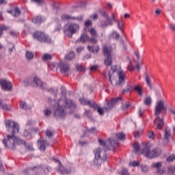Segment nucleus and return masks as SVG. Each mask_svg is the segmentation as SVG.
Listing matches in <instances>:
<instances>
[{
  "label": "nucleus",
  "mask_w": 175,
  "mask_h": 175,
  "mask_svg": "<svg viewBox=\"0 0 175 175\" xmlns=\"http://www.w3.org/2000/svg\"><path fill=\"white\" fill-rule=\"evenodd\" d=\"M5 125L8 132H10V129L12 130L11 135H7V138H4L2 140V143L4 144L5 150H16V146H20L21 144H24L25 147H26L27 150H29V151L33 150L32 145H27L25 141L14 136L16 133L20 132V126H18L17 122L8 120L5 121Z\"/></svg>",
  "instance_id": "nucleus-1"
},
{
  "label": "nucleus",
  "mask_w": 175,
  "mask_h": 175,
  "mask_svg": "<svg viewBox=\"0 0 175 175\" xmlns=\"http://www.w3.org/2000/svg\"><path fill=\"white\" fill-rule=\"evenodd\" d=\"M150 150V146L148 144H146L142 150V154L146 157V158H149L150 159L157 158V157H159V155L162 154V150L159 148H155L152 150Z\"/></svg>",
  "instance_id": "nucleus-2"
},
{
  "label": "nucleus",
  "mask_w": 175,
  "mask_h": 175,
  "mask_svg": "<svg viewBox=\"0 0 175 175\" xmlns=\"http://www.w3.org/2000/svg\"><path fill=\"white\" fill-rule=\"evenodd\" d=\"M94 163L96 166H100L103 163V161L107 159V154H106V151L97 148L94 150Z\"/></svg>",
  "instance_id": "nucleus-3"
},
{
  "label": "nucleus",
  "mask_w": 175,
  "mask_h": 175,
  "mask_svg": "<svg viewBox=\"0 0 175 175\" xmlns=\"http://www.w3.org/2000/svg\"><path fill=\"white\" fill-rule=\"evenodd\" d=\"M79 31H80V25L75 22H71L64 27L63 32L68 38H72Z\"/></svg>",
  "instance_id": "nucleus-4"
},
{
  "label": "nucleus",
  "mask_w": 175,
  "mask_h": 175,
  "mask_svg": "<svg viewBox=\"0 0 175 175\" xmlns=\"http://www.w3.org/2000/svg\"><path fill=\"white\" fill-rule=\"evenodd\" d=\"M62 102H64L62 99H59L57 101V106L54 109V117H55V118H58V117H60V118H65L66 116V113L65 112L66 107L62 105Z\"/></svg>",
  "instance_id": "nucleus-5"
},
{
  "label": "nucleus",
  "mask_w": 175,
  "mask_h": 175,
  "mask_svg": "<svg viewBox=\"0 0 175 175\" xmlns=\"http://www.w3.org/2000/svg\"><path fill=\"white\" fill-rule=\"evenodd\" d=\"M103 54L105 57L104 64L106 66H111L113 64V55H111V48L104 46L103 48Z\"/></svg>",
  "instance_id": "nucleus-6"
},
{
  "label": "nucleus",
  "mask_w": 175,
  "mask_h": 175,
  "mask_svg": "<svg viewBox=\"0 0 175 175\" xmlns=\"http://www.w3.org/2000/svg\"><path fill=\"white\" fill-rule=\"evenodd\" d=\"M33 38L36 39L40 43H47L48 44L51 43V38L46 33L43 31H36L33 34Z\"/></svg>",
  "instance_id": "nucleus-7"
},
{
  "label": "nucleus",
  "mask_w": 175,
  "mask_h": 175,
  "mask_svg": "<svg viewBox=\"0 0 175 175\" xmlns=\"http://www.w3.org/2000/svg\"><path fill=\"white\" fill-rule=\"evenodd\" d=\"M58 65L62 75H64V76H68L70 75V65L64 62H60Z\"/></svg>",
  "instance_id": "nucleus-8"
},
{
  "label": "nucleus",
  "mask_w": 175,
  "mask_h": 175,
  "mask_svg": "<svg viewBox=\"0 0 175 175\" xmlns=\"http://www.w3.org/2000/svg\"><path fill=\"white\" fill-rule=\"evenodd\" d=\"M167 108L165 106V101L163 100H160L156 103L154 108V116H159L162 111H166Z\"/></svg>",
  "instance_id": "nucleus-9"
},
{
  "label": "nucleus",
  "mask_w": 175,
  "mask_h": 175,
  "mask_svg": "<svg viewBox=\"0 0 175 175\" xmlns=\"http://www.w3.org/2000/svg\"><path fill=\"white\" fill-rule=\"evenodd\" d=\"M61 19L63 20V21H66V20H73L81 23V21L84 20V16L81 15L79 16H72L69 14H64L61 16Z\"/></svg>",
  "instance_id": "nucleus-10"
},
{
  "label": "nucleus",
  "mask_w": 175,
  "mask_h": 175,
  "mask_svg": "<svg viewBox=\"0 0 175 175\" xmlns=\"http://www.w3.org/2000/svg\"><path fill=\"white\" fill-rule=\"evenodd\" d=\"M98 12L100 14L103 16V17H104L106 19H108V22L109 23V25L111 26L113 25V21H114V23H117V19H116V16H114V14H112V19H111L110 16H109V14H107V12L104 10L100 9Z\"/></svg>",
  "instance_id": "nucleus-11"
},
{
  "label": "nucleus",
  "mask_w": 175,
  "mask_h": 175,
  "mask_svg": "<svg viewBox=\"0 0 175 175\" xmlns=\"http://www.w3.org/2000/svg\"><path fill=\"white\" fill-rule=\"evenodd\" d=\"M0 85L3 91H10V90L13 88V85H12V82L5 79H0Z\"/></svg>",
  "instance_id": "nucleus-12"
},
{
  "label": "nucleus",
  "mask_w": 175,
  "mask_h": 175,
  "mask_svg": "<svg viewBox=\"0 0 175 175\" xmlns=\"http://www.w3.org/2000/svg\"><path fill=\"white\" fill-rule=\"evenodd\" d=\"M152 169H157V173L159 175H162L165 173V170L161 169L162 167V162L153 163L151 165Z\"/></svg>",
  "instance_id": "nucleus-13"
},
{
  "label": "nucleus",
  "mask_w": 175,
  "mask_h": 175,
  "mask_svg": "<svg viewBox=\"0 0 175 175\" xmlns=\"http://www.w3.org/2000/svg\"><path fill=\"white\" fill-rule=\"evenodd\" d=\"M107 144H108V147H107V150H114V148L118 147V141L113 138H109L107 141Z\"/></svg>",
  "instance_id": "nucleus-14"
},
{
  "label": "nucleus",
  "mask_w": 175,
  "mask_h": 175,
  "mask_svg": "<svg viewBox=\"0 0 175 175\" xmlns=\"http://www.w3.org/2000/svg\"><path fill=\"white\" fill-rule=\"evenodd\" d=\"M118 100H121V97H117L116 98H112L111 101L107 103V107H105V111H109V110H111L113 107L116 105V103L118 102Z\"/></svg>",
  "instance_id": "nucleus-15"
},
{
  "label": "nucleus",
  "mask_w": 175,
  "mask_h": 175,
  "mask_svg": "<svg viewBox=\"0 0 175 175\" xmlns=\"http://www.w3.org/2000/svg\"><path fill=\"white\" fill-rule=\"evenodd\" d=\"M157 118L154 120V124L156 125L157 129H162L163 125H165V122L163 118H160L159 116H156Z\"/></svg>",
  "instance_id": "nucleus-16"
},
{
  "label": "nucleus",
  "mask_w": 175,
  "mask_h": 175,
  "mask_svg": "<svg viewBox=\"0 0 175 175\" xmlns=\"http://www.w3.org/2000/svg\"><path fill=\"white\" fill-rule=\"evenodd\" d=\"M79 100L81 105H88V106H90L92 109L96 108V103H95V102H94L93 100H89L85 98H81L79 99Z\"/></svg>",
  "instance_id": "nucleus-17"
},
{
  "label": "nucleus",
  "mask_w": 175,
  "mask_h": 175,
  "mask_svg": "<svg viewBox=\"0 0 175 175\" xmlns=\"http://www.w3.org/2000/svg\"><path fill=\"white\" fill-rule=\"evenodd\" d=\"M33 83L42 90H47V84L42 82L39 78L35 77L33 79Z\"/></svg>",
  "instance_id": "nucleus-18"
},
{
  "label": "nucleus",
  "mask_w": 175,
  "mask_h": 175,
  "mask_svg": "<svg viewBox=\"0 0 175 175\" xmlns=\"http://www.w3.org/2000/svg\"><path fill=\"white\" fill-rule=\"evenodd\" d=\"M57 171L58 172V173H60V174H70L72 172L70 169H68L64 167L62 164H60V166L58 167Z\"/></svg>",
  "instance_id": "nucleus-19"
},
{
  "label": "nucleus",
  "mask_w": 175,
  "mask_h": 175,
  "mask_svg": "<svg viewBox=\"0 0 175 175\" xmlns=\"http://www.w3.org/2000/svg\"><path fill=\"white\" fill-rule=\"evenodd\" d=\"M38 144L39 145V149L40 151H46V146H49L47 141L43 139H38Z\"/></svg>",
  "instance_id": "nucleus-20"
},
{
  "label": "nucleus",
  "mask_w": 175,
  "mask_h": 175,
  "mask_svg": "<svg viewBox=\"0 0 175 175\" xmlns=\"http://www.w3.org/2000/svg\"><path fill=\"white\" fill-rule=\"evenodd\" d=\"M90 39V36L87 33H83V35L81 36L80 38L76 41L75 43H85V42H88Z\"/></svg>",
  "instance_id": "nucleus-21"
},
{
  "label": "nucleus",
  "mask_w": 175,
  "mask_h": 175,
  "mask_svg": "<svg viewBox=\"0 0 175 175\" xmlns=\"http://www.w3.org/2000/svg\"><path fill=\"white\" fill-rule=\"evenodd\" d=\"M44 21V18L42 17V16H35L32 19V22L34 23V24H38V25H40V24H42V23H43Z\"/></svg>",
  "instance_id": "nucleus-22"
},
{
  "label": "nucleus",
  "mask_w": 175,
  "mask_h": 175,
  "mask_svg": "<svg viewBox=\"0 0 175 175\" xmlns=\"http://www.w3.org/2000/svg\"><path fill=\"white\" fill-rule=\"evenodd\" d=\"M65 105L66 107H68V109H75V107H76V103L73 102V100L70 99H66L65 100Z\"/></svg>",
  "instance_id": "nucleus-23"
},
{
  "label": "nucleus",
  "mask_w": 175,
  "mask_h": 175,
  "mask_svg": "<svg viewBox=\"0 0 175 175\" xmlns=\"http://www.w3.org/2000/svg\"><path fill=\"white\" fill-rule=\"evenodd\" d=\"M171 136L172 134L170 133V129L169 127H166L164 134V140H166L167 143H169V139H170Z\"/></svg>",
  "instance_id": "nucleus-24"
},
{
  "label": "nucleus",
  "mask_w": 175,
  "mask_h": 175,
  "mask_svg": "<svg viewBox=\"0 0 175 175\" xmlns=\"http://www.w3.org/2000/svg\"><path fill=\"white\" fill-rule=\"evenodd\" d=\"M118 76H119V85H122V84L125 83V75H124V72H119Z\"/></svg>",
  "instance_id": "nucleus-25"
},
{
  "label": "nucleus",
  "mask_w": 175,
  "mask_h": 175,
  "mask_svg": "<svg viewBox=\"0 0 175 175\" xmlns=\"http://www.w3.org/2000/svg\"><path fill=\"white\" fill-rule=\"evenodd\" d=\"M88 50L90 53H98L99 52V46H96V47L94 46H88Z\"/></svg>",
  "instance_id": "nucleus-26"
},
{
  "label": "nucleus",
  "mask_w": 175,
  "mask_h": 175,
  "mask_svg": "<svg viewBox=\"0 0 175 175\" xmlns=\"http://www.w3.org/2000/svg\"><path fill=\"white\" fill-rule=\"evenodd\" d=\"M127 59H128V62H129V65L127 66V69L130 72H133V70H135V66H133L132 65V59H131V58L129 57H127Z\"/></svg>",
  "instance_id": "nucleus-27"
},
{
  "label": "nucleus",
  "mask_w": 175,
  "mask_h": 175,
  "mask_svg": "<svg viewBox=\"0 0 175 175\" xmlns=\"http://www.w3.org/2000/svg\"><path fill=\"white\" fill-rule=\"evenodd\" d=\"M108 25H110L109 19H107V21H103V20L100 21V28H107Z\"/></svg>",
  "instance_id": "nucleus-28"
},
{
  "label": "nucleus",
  "mask_w": 175,
  "mask_h": 175,
  "mask_svg": "<svg viewBox=\"0 0 175 175\" xmlns=\"http://www.w3.org/2000/svg\"><path fill=\"white\" fill-rule=\"evenodd\" d=\"M134 90L137 92L139 96H143V89H142V87H140V85L135 86Z\"/></svg>",
  "instance_id": "nucleus-29"
},
{
  "label": "nucleus",
  "mask_w": 175,
  "mask_h": 175,
  "mask_svg": "<svg viewBox=\"0 0 175 175\" xmlns=\"http://www.w3.org/2000/svg\"><path fill=\"white\" fill-rule=\"evenodd\" d=\"M8 12L12 14L14 17H18V16L21 14V11H20V9H18V8H16L14 9V12H12V11H10Z\"/></svg>",
  "instance_id": "nucleus-30"
},
{
  "label": "nucleus",
  "mask_w": 175,
  "mask_h": 175,
  "mask_svg": "<svg viewBox=\"0 0 175 175\" xmlns=\"http://www.w3.org/2000/svg\"><path fill=\"white\" fill-rule=\"evenodd\" d=\"M98 144H100V146H102L104 148V150H107V147H108V144H107V141L105 142L103 140H102L101 139H98Z\"/></svg>",
  "instance_id": "nucleus-31"
},
{
  "label": "nucleus",
  "mask_w": 175,
  "mask_h": 175,
  "mask_svg": "<svg viewBox=\"0 0 175 175\" xmlns=\"http://www.w3.org/2000/svg\"><path fill=\"white\" fill-rule=\"evenodd\" d=\"M93 109L94 110H97L100 116H103V114H105V110L103 109V108H100V106L98 105V104H96V108H93Z\"/></svg>",
  "instance_id": "nucleus-32"
},
{
  "label": "nucleus",
  "mask_w": 175,
  "mask_h": 175,
  "mask_svg": "<svg viewBox=\"0 0 175 175\" xmlns=\"http://www.w3.org/2000/svg\"><path fill=\"white\" fill-rule=\"evenodd\" d=\"M75 57V52L70 51L68 54L66 55L65 58L66 59H68V61H71V59H73Z\"/></svg>",
  "instance_id": "nucleus-33"
},
{
  "label": "nucleus",
  "mask_w": 175,
  "mask_h": 175,
  "mask_svg": "<svg viewBox=\"0 0 175 175\" xmlns=\"http://www.w3.org/2000/svg\"><path fill=\"white\" fill-rule=\"evenodd\" d=\"M89 32L90 35L94 38H98V31H96V29H95V28H91L90 29H89Z\"/></svg>",
  "instance_id": "nucleus-34"
},
{
  "label": "nucleus",
  "mask_w": 175,
  "mask_h": 175,
  "mask_svg": "<svg viewBox=\"0 0 175 175\" xmlns=\"http://www.w3.org/2000/svg\"><path fill=\"white\" fill-rule=\"evenodd\" d=\"M9 29V27L3 25H0V38L2 37V35H3V31H8Z\"/></svg>",
  "instance_id": "nucleus-35"
},
{
  "label": "nucleus",
  "mask_w": 175,
  "mask_h": 175,
  "mask_svg": "<svg viewBox=\"0 0 175 175\" xmlns=\"http://www.w3.org/2000/svg\"><path fill=\"white\" fill-rule=\"evenodd\" d=\"M145 76H146V82L147 85L149 86L150 90H152V85L151 84V80L150 79L147 73H146Z\"/></svg>",
  "instance_id": "nucleus-36"
},
{
  "label": "nucleus",
  "mask_w": 175,
  "mask_h": 175,
  "mask_svg": "<svg viewBox=\"0 0 175 175\" xmlns=\"http://www.w3.org/2000/svg\"><path fill=\"white\" fill-rule=\"evenodd\" d=\"M144 103L146 106H151V103H152V99H151L150 96H148L146 98V99L144 100Z\"/></svg>",
  "instance_id": "nucleus-37"
},
{
  "label": "nucleus",
  "mask_w": 175,
  "mask_h": 175,
  "mask_svg": "<svg viewBox=\"0 0 175 175\" xmlns=\"http://www.w3.org/2000/svg\"><path fill=\"white\" fill-rule=\"evenodd\" d=\"M140 167L143 173H148L150 170V167H148V165H141Z\"/></svg>",
  "instance_id": "nucleus-38"
},
{
  "label": "nucleus",
  "mask_w": 175,
  "mask_h": 175,
  "mask_svg": "<svg viewBox=\"0 0 175 175\" xmlns=\"http://www.w3.org/2000/svg\"><path fill=\"white\" fill-rule=\"evenodd\" d=\"M0 109H2L3 110H9V107H8L6 103H3L1 99H0Z\"/></svg>",
  "instance_id": "nucleus-39"
},
{
  "label": "nucleus",
  "mask_w": 175,
  "mask_h": 175,
  "mask_svg": "<svg viewBox=\"0 0 175 175\" xmlns=\"http://www.w3.org/2000/svg\"><path fill=\"white\" fill-rule=\"evenodd\" d=\"M116 136L119 140H125V133H118Z\"/></svg>",
  "instance_id": "nucleus-40"
},
{
  "label": "nucleus",
  "mask_w": 175,
  "mask_h": 175,
  "mask_svg": "<svg viewBox=\"0 0 175 175\" xmlns=\"http://www.w3.org/2000/svg\"><path fill=\"white\" fill-rule=\"evenodd\" d=\"M53 56L50 53H44L42 56L43 61H49V59H51Z\"/></svg>",
  "instance_id": "nucleus-41"
},
{
  "label": "nucleus",
  "mask_w": 175,
  "mask_h": 175,
  "mask_svg": "<svg viewBox=\"0 0 175 175\" xmlns=\"http://www.w3.org/2000/svg\"><path fill=\"white\" fill-rule=\"evenodd\" d=\"M85 6H87V3L85 2H81L80 4L79 5H73L72 6V9H76V8H85Z\"/></svg>",
  "instance_id": "nucleus-42"
},
{
  "label": "nucleus",
  "mask_w": 175,
  "mask_h": 175,
  "mask_svg": "<svg viewBox=\"0 0 175 175\" xmlns=\"http://www.w3.org/2000/svg\"><path fill=\"white\" fill-rule=\"evenodd\" d=\"M25 56H26L27 59H28V60L33 59V52L27 51Z\"/></svg>",
  "instance_id": "nucleus-43"
},
{
  "label": "nucleus",
  "mask_w": 175,
  "mask_h": 175,
  "mask_svg": "<svg viewBox=\"0 0 175 175\" xmlns=\"http://www.w3.org/2000/svg\"><path fill=\"white\" fill-rule=\"evenodd\" d=\"M88 42L89 43H92V44H96V43H98V40H96V37H89Z\"/></svg>",
  "instance_id": "nucleus-44"
},
{
  "label": "nucleus",
  "mask_w": 175,
  "mask_h": 175,
  "mask_svg": "<svg viewBox=\"0 0 175 175\" xmlns=\"http://www.w3.org/2000/svg\"><path fill=\"white\" fill-rule=\"evenodd\" d=\"M133 90V86L131 85H128L126 88V89L123 90L122 91V94H125V92H129V91H131Z\"/></svg>",
  "instance_id": "nucleus-45"
},
{
  "label": "nucleus",
  "mask_w": 175,
  "mask_h": 175,
  "mask_svg": "<svg viewBox=\"0 0 175 175\" xmlns=\"http://www.w3.org/2000/svg\"><path fill=\"white\" fill-rule=\"evenodd\" d=\"M48 92H49L50 94H53L54 96H57V92H58V89L55 90L53 88H51L48 90Z\"/></svg>",
  "instance_id": "nucleus-46"
},
{
  "label": "nucleus",
  "mask_w": 175,
  "mask_h": 175,
  "mask_svg": "<svg viewBox=\"0 0 175 175\" xmlns=\"http://www.w3.org/2000/svg\"><path fill=\"white\" fill-rule=\"evenodd\" d=\"M86 133H96V132H98V131L96 130V128L95 127H92L91 129H87L85 130Z\"/></svg>",
  "instance_id": "nucleus-47"
},
{
  "label": "nucleus",
  "mask_w": 175,
  "mask_h": 175,
  "mask_svg": "<svg viewBox=\"0 0 175 175\" xmlns=\"http://www.w3.org/2000/svg\"><path fill=\"white\" fill-rule=\"evenodd\" d=\"M20 106L23 110H28V109H29V107H28L25 102H21Z\"/></svg>",
  "instance_id": "nucleus-48"
},
{
  "label": "nucleus",
  "mask_w": 175,
  "mask_h": 175,
  "mask_svg": "<svg viewBox=\"0 0 175 175\" xmlns=\"http://www.w3.org/2000/svg\"><path fill=\"white\" fill-rule=\"evenodd\" d=\"M45 136H46V137H53V136H54L53 133L52 131L50 130H46L45 131Z\"/></svg>",
  "instance_id": "nucleus-49"
},
{
  "label": "nucleus",
  "mask_w": 175,
  "mask_h": 175,
  "mask_svg": "<svg viewBox=\"0 0 175 175\" xmlns=\"http://www.w3.org/2000/svg\"><path fill=\"white\" fill-rule=\"evenodd\" d=\"M84 25L86 28H88L90 27H92V21L88 20L85 21Z\"/></svg>",
  "instance_id": "nucleus-50"
},
{
  "label": "nucleus",
  "mask_w": 175,
  "mask_h": 175,
  "mask_svg": "<svg viewBox=\"0 0 175 175\" xmlns=\"http://www.w3.org/2000/svg\"><path fill=\"white\" fill-rule=\"evenodd\" d=\"M133 148H134L135 152H139V150H140V146L139 145V143L135 142L133 144Z\"/></svg>",
  "instance_id": "nucleus-51"
},
{
  "label": "nucleus",
  "mask_w": 175,
  "mask_h": 175,
  "mask_svg": "<svg viewBox=\"0 0 175 175\" xmlns=\"http://www.w3.org/2000/svg\"><path fill=\"white\" fill-rule=\"evenodd\" d=\"M50 172H51V167L46 165L44 167V172L45 173V174H49Z\"/></svg>",
  "instance_id": "nucleus-52"
},
{
  "label": "nucleus",
  "mask_w": 175,
  "mask_h": 175,
  "mask_svg": "<svg viewBox=\"0 0 175 175\" xmlns=\"http://www.w3.org/2000/svg\"><path fill=\"white\" fill-rule=\"evenodd\" d=\"M130 166H133V167H135V166H139L140 165V163H139V161H131L129 163Z\"/></svg>",
  "instance_id": "nucleus-53"
},
{
  "label": "nucleus",
  "mask_w": 175,
  "mask_h": 175,
  "mask_svg": "<svg viewBox=\"0 0 175 175\" xmlns=\"http://www.w3.org/2000/svg\"><path fill=\"white\" fill-rule=\"evenodd\" d=\"M174 159H175V154H172L167 158L166 161L167 162H173V161H174Z\"/></svg>",
  "instance_id": "nucleus-54"
},
{
  "label": "nucleus",
  "mask_w": 175,
  "mask_h": 175,
  "mask_svg": "<svg viewBox=\"0 0 175 175\" xmlns=\"http://www.w3.org/2000/svg\"><path fill=\"white\" fill-rule=\"evenodd\" d=\"M85 116L88 117V118H91V116L92 113L90 110H86L84 113Z\"/></svg>",
  "instance_id": "nucleus-55"
},
{
  "label": "nucleus",
  "mask_w": 175,
  "mask_h": 175,
  "mask_svg": "<svg viewBox=\"0 0 175 175\" xmlns=\"http://www.w3.org/2000/svg\"><path fill=\"white\" fill-rule=\"evenodd\" d=\"M112 35L113 36V39H120V33H118L117 31H113Z\"/></svg>",
  "instance_id": "nucleus-56"
},
{
  "label": "nucleus",
  "mask_w": 175,
  "mask_h": 175,
  "mask_svg": "<svg viewBox=\"0 0 175 175\" xmlns=\"http://www.w3.org/2000/svg\"><path fill=\"white\" fill-rule=\"evenodd\" d=\"M148 137L151 140H154V135L153 131H150L148 133Z\"/></svg>",
  "instance_id": "nucleus-57"
},
{
  "label": "nucleus",
  "mask_w": 175,
  "mask_h": 175,
  "mask_svg": "<svg viewBox=\"0 0 175 175\" xmlns=\"http://www.w3.org/2000/svg\"><path fill=\"white\" fill-rule=\"evenodd\" d=\"M76 68L79 72H84V68H83L81 65L77 64Z\"/></svg>",
  "instance_id": "nucleus-58"
},
{
  "label": "nucleus",
  "mask_w": 175,
  "mask_h": 175,
  "mask_svg": "<svg viewBox=\"0 0 175 175\" xmlns=\"http://www.w3.org/2000/svg\"><path fill=\"white\" fill-rule=\"evenodd\" d=\"M13 50H16V47L14 44H12V47L9 48L8 49V53L12 55V53H13Z\"/></svg>",
  "instance_id": "nucleus-59"
},
{
  "label": "nucleus",
  "mask_w": 175,
  "mask_h": 175,
  "mask_svg": "<svg viewBox=\"0 0 175 175\" xmlns=\"http://www.w3.org/2000/svg\"><path fill=\"white\" fill-rule=\"evenodd\" d=\"M122 175H129V173L128 172V169L126 168H123L122 170V172H121Z\"/></svg>",
  "instance_id": "nucleus-60"
},
{
  "label": "nucleus",
  "mask_w": 175,
  "mask_h": 175,
  "mask_svg": "<svg viewBox=\"0 0 175 175\" xmlns=\"http://www.w3.org/2000/svg\"><path fill=\"white\" fill-rule=\"evenodd\" d=\"M44 115L46 116V117H49V116H51V110L50 109H45L44 111Z\"/></svg>",
  "instance_id": "nucleus-61"
},
{
  "label": "nucleus",
  "mask_w": 175,
  "mask_h": 175,
  "mask_svg": "<svg viewBox=\"0 0 175 175\" xmlns=\"http://www.w3.org/2000/svg\"><path fill=\"white\" fill-rule=\"evenodd\" d=\"M33 2H36L38 5H43L44 3V1L43 0H32Z\"/></svg>",
  "instance_id": "nucleus-62"
},
{
  "label": "nucleus",
  "mask_w": 175,
  "mask_h": 175,
  "mask_svg": "<svg viewBox=\"0 0 175 175\" xmlns=\"http://www.w3.org/2000/svg\"><path fill=\"white\" fill-rule=\"evenodd\" d=\"M10 36H14V38H16V36H17V35H18V33H17L16 31H10Z\"/></svg>",
  "instance_id": "nucleus-63"
},
{
  "label": "nucleus",
  "mask_w": 175,
  "mask_h": 175,
  "mask_svg": "<svg viewBox=\"0 0 175 175\" xmlns=\"http://www.w3.org/2000/svg\"><path fill=\"white\" fill-rule=\"evenodd\" d=\"M129 104H123L121 107L122 110H126L129 107Z\"/></svg>",
  "instance_id": "nucleus-64"
}]
</instances>
